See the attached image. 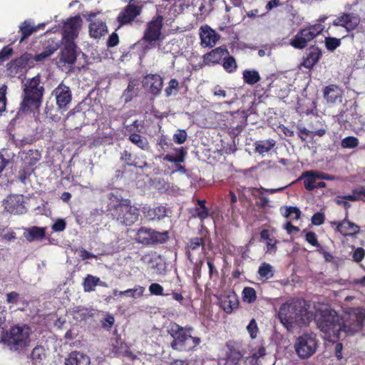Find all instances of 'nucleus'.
<instances>
[{
  "mask_svg": "<svg viewBox=\"0 0 365 365\" xmlns=\"http://www.w3.org/2000/svg\"><path fill=\"white\" fill-rule=\"evenodd\" d=\"M281 323L287 329L307 326L314 319L312 307L303 300L283 304L278 312Z\"/></svg>",
  "mask_w": 365,
  "mask_h": 365,
  "instance_id": "1",
  "label": "nucleus"
},
{
  "mask_svg": "<svg viewBox=\"0 0 365 365\" xmlns=\"http://www.w3.org/2000/svg\"><path fill=\"white\" fill-rule=\"evenodd\" d=\"M312 309L317 327L329 340L339 339L344 334L341 316L336 311L319 303L314 304Z\"/></svg>",
  "mask_w": 365,
  "mask_h": 365,
  "instance_id": "2",
  "label": "nucleus"
},
{
  "mask_svg": "<svg viewBox=\"0 0 365 365\" xmlns=\"http://www.w3.org/2000/svg\"><path fill=\"white\" fill-rule=\"evenodd\" d=\"M31 334L27 326H14L9 331L1 333V341L9 350L20 353L30 346Z\"/></svg>",
  "mask_w": 365,
  "mask_h": 365,
  "instance_id": "3",
  "label": "nucleus"
},
{
  "mask_svg": "<svg viewBox=\"0 0 365 365\" xmlns=\"http://www.w3.org/2000/svg\"><path fill=\"white\" fill-rule=\"evenodd\" d=\"M192 327H182L175 323L170 324L168 331L173 338L171 347L173 349L185 351H190L197 346L201 339L191 335Z\"/></svg>",
  "mask_w": 365,
  "mask_h": 365,
  "instance_id": "4",
  "label": "nucleus"
},
{
  "mask_svg": "<svg viewBox=\"0 0 365 365\" xmlns=\"http://www.w3.org/2000/svg\"><path fill=\"white\" fill-rule=\"evenodd\" d=\"M111 202L109 209L111 215L120 223L125 225H131L135 223L139 216L138 210L130 205L128 200H119L113 193L109 195Z\"/></svg>",
  "mask_w": 365,
  "mask_h": 365,
  "instance_id": "5",
  "label": "nucleus"
},
{
  "mask_svg": "<svg viewBox=\"0 0 365 365\" xmlns=\"http://www.w3.org/2000/svg\"><path fill=\"white\" fill-rule=\"evenodd\" d=\"M40 76L28 80L24 84V98L21 105L23 111L38 109L41 103L43 87L40 85Z\"/></svg>",
  "mask_w": 365,
  "mask_h": 365,
  "instance_id": "6",
  "label": "nucleus"
},
{
  "mask_svg": "<svg viewBox=\"0 0 365 365\" xmlns=\"http://www.w3.org/2000/svg\"><path fill=\"white\" fill-rule=\"evenodd\" d=\"M344 335L354 334L360 331L364 324L365 309L349 307L344 310L341 317Z\"/></svg>",
  "mask_w": 365,
  "mask_h": 365,
  "instance_id": "7",
  "label": "nucleus"
},
{
  "mask_svg": "<svg viewBox=\"0 0 365 365\" xmlns=\"http://www.w3.org/2000/svg\"><path fill=\"white\" fill-rule=\"evenodd\" d=\"M318 343L316 335L304 334L297 337L294 343V350L301 359H307L312 356L317 351Z\"/></svg>",
  "mask_w": 365,
  "mask_h": 365,
  "instance_id": "8",
  "label": "nucleus"
},
{
  "mask_svg": "<svg viewBox=\"0 0 365 365\" xmlns=\"http://www.w3.org/2000/svg\"><path fill=\"white\" fill-rule=\"evenodd\" d=\"M324 30V26L317 24L301 29L291 40L290 45L297 49L305 48L309 42L319 35Z\"/></svg>",
  "mask_w": 365,
  "mask_h": 365,
  "instance_id": "9",
  "label": "nucleus"
},
{
  "mask_svg": "<svg viewBox=\"0 0 365 365\" xmlns=\"http://www.w3.org/2000/svg\"><path fill=\"white\" fill-rule=\"evenodd\" d=\"M212 242L210 239L194 237L190 240L187 246V255L190 261L194 258L202 261L205 256L212 250Z\"/></svg>",
  "mask_w": 365,
  "mask_h": 365,
  "instance_id": "10",
  "label": "nucleus"
},
{
  "mask_svg": "<svg viewBox=\"0 0 365 365\" xmlns=\"http://www.w3.org/2000/svg\"><path fill=\"white\" fill-rule=\"evenodd\" d=\"M166 237V232L160 233L145 227L139 229L136 235V240L144 245L163 242L165 240Z\"/></svg>",
  "mask_w": 365,
  "mask_h": 365,
  "instance_id": "11",
  "label": "nucleus"
},
{
  "mask_svg": "<svg viewBox=\"0 0 365 365\" xmlns=\"http://www.w3.org/2000/svg\"><path fill=\"white\" fill-rule=\"evenodd\" d=\"M163 18L158 15L148 23L144 34V39L151 46L157 42L161 36Z\"/></svg>",
  "mask_w": 365,
  "mask_h": 365,
  "instance_id": "12",
  "label": "nucleus"
},
{
  "mask_svg": "<svg viewBox=\"0 0 365 365\" xmlns=\"http://www.w3.org/2000/svg\"><path fill=\"white\" fill-rule=\"evenodd\" d=\"M82 19L79 16L69 18L63 24V40L64 41H73L78 36L81 26Z\"/></svg>",
  "mask_w": 365,
  "mask_h": 365,
  "instance_id": "13",
  "label": "nucleus"
},
{
  "mask_svg": "<svg viewBox=\"0 0 365 365\" xmlns=\"http://www.w3.org/2000/svg\"><path fill=\"white\" fill-rule=\"evenodd\" d=\"M268 357L266 349L262 344L251 347L250 355L245 358V365H264Z\"/></svg>",
  "mask_w": 365,
  "mask_h": 365,
  "instance_id": "14",
  "label": "nucleus"
},
{
  "mask_svg": "<svg viewBox=\"0 0 365 365\" xmlns=\"http://www.w3.org/2000/svg\"><path fill=\"white\" fill-rule=\"evenodd\" d=\"M360 22L359 16L354 13H344L333 21V25L342 26L346 31L354 30Z\"/></svg>",
  "mask_w": 365,
  "mask_h": 365,
  "instance_id": "15",
  "label": "nucleus"
},
{
  "mask_svg": "<svg viewBox=\"0 0 365 365\" xmlns=\"http://www.w3.org/2000/svg\"><path fill=\"white\" fill-rule=\"evenodd\" d=\"M4 205L5 210L12 214L19 215L26 212L23 195H13L9 196L4 201Z\"/></svg>",
  "mask_w": 365,
  "mask_h": 365,
  "instance_id": "16",
  "label": "nucleus"
},
{
  "mask_svg": "<svg viewBox=\"0 0 365 365\" xmlns=\"http://www.w3.org/2000/svg\"><path fill=\"white\" fill-rule=\"evenodd\" d=\"M56 98V104L60 109H64L71 101V92L69 87L61 83L52 93Z\"/></svg>",
  "mask_w": 365,
  "mask_h": 365,
  "instance_id": "17",
  "label": "nucleus"
},
{
  "mask_svg": "<svg viewBox=\"0 0 365 365\" xmlns=\"http://www.w3.org/2000/svg\"><path fill=\"white\" fill-rule=\"evenodd\" d=\"M219 302L220 307L227 314L232 313L238 308V297L234 292H225L224 294L220 297Z\"/></svg>",
  "mask_w": 365,
  "mask_h": 365,
  "instance_id": "18",
  "label": "nucleus"
},
{
  "mask_svg": "<svg viewBox=\"0 0 365 365\" xmlns=\"http://www.w3.org/2000/svg\"><path fill=\"white\" fill-rule=\"evenodd\" d=\"M143 85L150 93L158 95L163 88V78L157 74H149L144 78Z\"/></svg>",
  "mask_w": 365,
  "mask_h": 365,
  "instance_id": "19",
  "label": "nucleus"
},
{
  "mask_svg": "<svg viewBox=\"0 0 365 365\" xmlns=\"http://www.w3.org/2000/svg\"><path fill=\"white\" fill-rule=\"evenodd\" d=\"M200 36L204 47H213L220 38V36L207 25L200 27Z\"/></svg>",
  "mask_w": 365,
  "mask_h": 365,
  "instance_id": "20",
  "label": "nucleus"
},
{
  "mask_svg": "<svg viewBox=\"0 0 365 365\" xmlns=\"http://www.w3.org/2000/svg\"><path fill=\"white\" fill-rule=\"evenodd\" d=\"M140 13V8L139 6L134 4L128 5L118 16L117 19L119 23V27L133 21Z\"/></svg>",
  "mask_w": 365,
  "mask_h": 365,
  "instance_id": "21",
  "label": "nucleus"
},
{
  "mask_svg": "<svg viewBox=\"0 0 365 365\" xmlns=\"http://www.w3.org/2000/svg\"><path fill=\"white\" fill-rule=\"evenodd\" d=\"M64 48L61 51L59 56V63H74L76 54V45L73 41H64Z\"/></svg>",
  "mask_w": 365,
  "mask_h": 365,
  "instance_id": "22",
  "label": "nucleus"
},
{
  "mask_svg": "<svg viewBox=\"0 0 365 365\" xmlns=\"http://www.w3.org/2000/svg\"><path fill=\"white\" fill-rule=\"evenodd\" d=\"M331 224L332 226L336 225V230L344 236L354 235L359 232V227L347 220L339 222H333Z\"/></svg>",
  "mask_w": 365,
  "mask_h": 365,
  "instance_id": "23",
  "label": "nucleus"
},
{
  "mask_svg": "<svg viewBox=\"0 0 365 365\" xmlns=\"http://www.w3.org/2000/svg\"><path fill=\"white\" fill-rule=\"evenodd\" d=\"M65 365H91V363L87 354L80 351H73L66 359Z\"/></svg>",
  "mask_w": 365,
  "mask_h": 365,
  "instance_id": "24",
  "label": "nucleus"
},
{
  "mask_svg": "<svg viewBox=\"0 0 365 365\" xmlns=\"http://www.w3.org/2000/svg\"><path fill=\"white\" fill-rule=\"evenodd\" d=\"M143 212L149 220H160L166 215L165 208L163 206H157L150 207L145 206L143 208Z\"/></svg>",
  "mask_w": 365,
  "mask_h": 365,
  "instance_id": "25",
  "label": "nucleus"
},
{
  "mask_svg": "<svg viewBox=\"0 0 365 365\" xmlns=\"http://www.w3.org/2000/svg\"><path fill=\"white\" fill-rule=\"evenodd\" d=\"M342 96V91L340 88L335 85H330L324 88V97L329 103H334Z\"/></svg>",
  "mask_w": 365,
  "mask_h": 365,
  "instance_id": "26",
  "label": "nucleus"
},
{
  "mask_svg": "<svg viewBox=\"0 0 365 365\" xmlns=\"http://www.w3.org/2000/svg\"><path fill=\"white\" fill-rule=\"evenodd\" d=\"M107 31V26L102 21H95L90 24L89 34L93 38H101Z\"/></svg>",
  "mask_w": 365,
  "mask_h": 365,
  "instance_id": "27",
  "label": "nucleus"
},
{
  "mask_svg": "<svg viewBox=\"0 0 365 365\" xmlns=\"http://www.w3.org/2000/svg\"><path fill=\"white\" fill-rule=\"evenodd\" d=\"M228 53L226 48L218 47L205 56L207 63H217L221 58Z\"/></svg>",
  "mask_w": 365,
  "mask_h": 365,
  "instance_id": "28",
  "label": "nucleus"
},
{
  "mask_svg": "<svg viewBox=\"0 0 365 365\" xmlns=\"http://www.w3.org/2000/svg\"><path fill=\"white\" fill-rule=\"evenodd\" d=\"M83 289L85 292L94 291L97 285L106 287L107 284L104 282H101L99 277L88 274L84 279Z\"/></svg>",
  "mask_w": 365,
  "mask_h": 365,
  "instance_id": "29",
  "label": "nucleus"
},
{
  "mask_svg": "<svg viewBox=\"0 0 365 365\" xmlns=\"http://www.w3.org/2000/svg\"><path fill=\"white\" fill-rule=\"evenodd\" d=\"M24 237L30 242L41 240L45 237V228L33 227L26 229Z\"/></svg>",
  "mask_w": 365,
  "mask_h": 365,
  "instance_id": "30",
  "label": "nucleus"
},
{
  "mask_svg": "<svg viewBox=\"0 0 365 365\" xmlns=\"http://www.w3.org/2000/svg\"><path fill=\"white\" fill-rule=\"evenodd\" d=\"M321 51L317 48L311 49L304 60L303 66L307 68H312L320 59Z\"/></svg>",
  "mask_w": 365,
  "mask_h": 365,
  "instance_id": "31",
  "label": "nucleus"
},
{
  "mask_svg": "<svg viewBox=\"0 0 365 365\" xmlns=\"http://www.w3.org/2000/svg\"><path fill=\"white\" fill-rule=\"evenodd\" d=\"M244 82L248 85L252 86L258 83L260 79V75L256 70L246 69L242 73Z\"/></svg>",
  "mask_w": 365,
  "mask_h": 365,
  "instance_id": "32",
  "label": "nucleus"
},
{
  "mask_svg": "<svg viewBox=\"0 0 365 365\" xmlns=\"http://www.w3.org/2000/svg\"><path fill=\"white\" fill-rule=\"evenodd\" d=\"M19 29L22 34L21 42L31 35L32 33L38 31V27L34 26L29 20L24 21L19 26Z\"/></svg>",
  "mask_w": 365,
  "mask_h": 365,
  "instance_id": "33",
  "label": "nucleus"
},
{
  "mask_svg": "<svg viewBox=\"0 0 365 365\" xmlns=\"http://www.w3.org/2000/svg\"><path fill=\"white\" fill-rule=\"evenodd\" d=\"M274 145L275 142L273 140H259L255 143V151L260 155L268 153Z\"/></svg>",
  "mask_w": 365,
  "mask_h": 365,
  "instance_id": "34",
  "label": "nucleus"
},
{
  "mask_svg": "<svg viewBox=\"0 0 365 365\" xmlns=\"http://www.w3.org/2000/svg\"><path fill=\"white\" fill-rule=\"evenodd\" d=\"M145 288L140 285H135L132 289H128L119 292V295L125 296L126 297L132 298L134 299H138L143 295Z\"/></svg>",
  "mask_w": 365,
  "mask_h": 365,
  "instance_id": "35",
  "label": "nucleus"
},
{
  "mask_svg": "<svg viewBox=\"0 0 365 365\" xmlns=\"http://www.w3.org/2000/svg\"><path fill=\"white\" fill-rule=\"evenodd\" d=\"M316 175V171H308L303 173L301 176V178H305L304 187L307 190H313L315 189L316 181L318 180Z\"/></svg>",
  "mask_w": 365,
  "mask_h": 365,
  "instance_id": "36",
  "label": "nucleus"
},
{
  "mask_svg": "<svg viewBox=\"0 0 365 365\" xmlns=\"http://www.w3.org/2000/svg\"><path fill=\"white\" fill-rule=\"evenodd\" d=\"M258 274L260 279H269L274 276V268L271 264L263 262L258 269Z\"/></svg>",
  "mask_w": 365,
  "mask_h": 365,
  "instance_id": "37",
  "label": "nucleus"
},
{
  "mask_svg": "<svg viewBox=\"0 0 365 365\" xmlns=\"http://www.w3.org/2000/svg\"><path fill=\"white\" fill-rule=\"evenodd\" d=\"M242 354L240 351L231 350L227 353L224 365H240Z\"/></svg>",
  "mask_w": 365,
  "mask_h": 365,
  "instance_id": "38",
  "label": "nucleus"
},
{
  "mask_svg": "<svg viewBox=\"0 0 365 365\" xmlns=\"http://www.w3.org/2000/svg\"><path fill=\"white\" fill-rule=\"evenodd\" d=\"M281 212L284 217L298 220L301 216V211L297 207H284L281 208Z\"/></svg>",
  "mask_w": 365,
  "mask_h": 365,
  "instance_id": "39",
  "label": "nucleus"
},
{
  "mask_svg": "<svg viewBox=\"0 0 365 365\" xmlns=\"http://www.w3.org/2000/svg\"><path fill=\"white\" fill-rule=\"evenodd\" d=\"M31 359L36 365L42 364L46 359L45 349L42 346L35 347L31 353Z\"/></svg>",
  "mask_w": 365,
  "mask_h": 365,
  "instance_id": "40",
  "label": "nucleus"
},
{
  "mask_svg": "<svg viewBox=\"0 0 365 365\" xmlns=\"http://www.w3.org/2000/svg\"><path fill=\"white\" fill-rule=\"evenodd\" d=\"M129 140L138 148L143 150H147L148 148V143L145 138L140 136L137 133H132L129 136Z\"/></svg>",
  "mask_w": 365,
  "mask_h": 365,
  "instance_id": "41",
  "label": "nucleus"
},
{
  "mask_svg": "<svg viewBox=\"0 0 365 365\" xmlns=\"http://www.w3.org/2000/svg\"><path fill=\"white\" fill-rule=\"evenodd\" d=\"M242 299L249 304L253 303L257 299L256 292L254 288L246 287L242 290Z\"/></svg>",
  "mask_w": 365,
  "mask_h": 365,
  "instance_id": "42",
  "label": "nucleus"
},
{
  "mask_svg": "<svg viewBox=\"0 0 365 365\" xmlns=\"http://www.w3.org/2000/svg\"><path fill=\"white\" fill-rule=\"evenodd\" d=\"M36 62L35 56L31 53H24L19 60V63L21 66L28 68L34 67Z\"/></svg>",
  "mask_w": 365,
  "mask_h": 365,
  "instance_id": "43",
  "label": "nucleus"
},
{
  "mask_svg": "<svg viewBox=\"0 0 365 365\" xmlns=\"http://www.w3.org/2000/svg\"><path fill=\"white\" fill-rule=\"evenodd\" d=\"M137 84L134 82H130L128 84L127 89L124 91L123 98L125 102H129L131 101L133 97L137 94L138 88H135Z\"/></svg>",
  "mask_w": 365,
  "mask_h": 365,
  "instance_id": "44",
  "label": "nucleus"
},
{
  "mask_svg": "<svg viewBox=\"0 0 365 365\" xmlns=\"http://www.w3.org/2000/svg\"><path fill=\"white\" fill-rule=\"evenodd\" d=\"M40 160V155L36 150H29L25 154L24 160L26 165H33Z\"/></svg>",
  "mask_w": 365,
  "mask_h": 365,
  "instance_id": "45",
  "label": "nucleus"
},
{
  "mask_svg": "<svg viewBox=\"0 0 365 365\" xmlns=\"http://www.w3.org/2000/svg\"><path fill=\"white\" fill-rule=\"evenodd\" d=\"M359 145V140L356 138L349 136L344 138L341 142V145L344 148H354Z\"/></svg>",
  "mask_w": 365,
  "mask_h": 365,
  "instance_id": "46",
  "label": "nucleus"
},
{
  "mask_svg": "<svg viewBox=\"0 0 365 365\" xmlns=\"http://www.w3.org/2000/svg\"><path fill=\"white\" fill-rule=\"evenodd\" d=\"M57 49L56 46L47 47L43 52L35 56L36 62L43 61L45 58L52 55Z\"/></svg>",
  "mask_w": 365,
  "mask_h": 365,
  "instance_id": "47",
  "label": "nucleus"
},
{
  "mask_svg": "<svg viewBox=\"0 0 365 365\" xmlns=\"http://www.w3.org/2000/svg\"><path fill=\"white\" fill-rule=\"evenodd\" d=\"M325 46L329 51H333L341 44L339 38L334 37H327L324 40Z\"/></svg>",
  "mask_w": 365,
  "mask_h": 365,
  "instance_id": "48",
  "label": "nucleus"
},
{
  "mask_svg": "<svg viewBox=\"0 0 365 365\" xmlns=\"http://www.w3.org/2000/svg\"><path fill=\"white\" fill-rule=\"evenodd\" d=\"M262 190H264V187H260L259 188L243 187L242 189V193L245 197H247L250 195L256 197H259V195H262Z\"/></svg>",
  "mask_w": 365,
  "mask_h": 365,
  "instance_id": "49",
  "label": "nucleus"
},
{
  "mask_svg": "<svg viewBox=\"0 0 365 365\" xmlns=\"http://www.w3.org/2000/svg\"><path fill=\"white\" fill-rule=\"evenodd\" d=\"M247 331L252 339H255L259 333V328L257 323L255 319L250 320V323L247 326Z\"/></svg>",
  "mask_w": 365,
  "mask_h": 365,
  "instance_id": "50",
  "label": "nucleus"
},
{
  "mask_svg": "<svg viewBox=\"0 0 365 365\" xmlns=\"http://www.w3.org/2000/svg\"><path fill=\"white\" fill-rule=\"evenodd\" d=\"M223 68L226 71L229 73L235 71L237 68L235 59L232 56H230L227 58H225Z\"/></svg>",
  "mask_w": 365,
  "mask_h": 365,
  "instance_id": "51",
  "label": "nucleus"
},
{
  "mask_svg": "<svg viewBox=\"0 0 365 365\" xmlns=\"http://www.w3.org/2000/svg\"><path fill=\"white\" fill-rule=\"evenodd\" d=\"M178 81L176 79H171L169 82V86L165 88V93L167 96H170L178 91Z\"/></svg>",
  "mask_w": 365,
  "mask_h": 365,
  "instance_id": "52",
  "label": "nucleus"
},
{
  "mask_svg": "<svg viewBox=\"0 0 365 365\" xmlns=\"http://www.w3.org/2000/svg\"><path fill=\"white\" fill-rule=\"evenodd\" d=\"M187 139V133L184 130H179L174 134L173 140L178 144H182Z\"/></svg>",
  "mask_w": 365,
  "mask_h": 365,
  "instance_id": "53",
  "label": "nucleus"
},
{
  "mask_svg": "<svg viewBox=\"0 0 365 365\" xmlns=\"http://www.w3.org/2000/svg\"><path fill=\"white\" fill-rule=\"evenodd\" d=\"M305 237H306L307 242L308 243H309L310 245L318 247V249L319 248V247H322L318 243L317 237V235H316V234L314 232H307Z\"/></svg>",
  "mask_w": 365,
  "mask_h": 365,
  "instance_id": "54",
  "label": "nucleus"
},
{
  "mask_svg": "<svg viewBox=\"0 0 365 365\" xmlns=\"http://www.w3.org/2000/svg\"><path fill=\"white\" fill-rule=\"evenodd\" d=\"M6 86H2L0 88V112L4 111L6 108Z\"/></svg>",
  "mask_w": 365,
  "mask_h": 365,
  "instance_id": "55",
  "label": "nucleus"
},
{
  "mask_svg": "<svg viewBox=\"0 0 365 365\" xmlns=\"http://www.w3.org/2000/svg\"><path fill=\"white\" fill-rule=\"evenodd\" d=\"M149 291L151 293V294H154V295H163V287L158 283H152L149 286Z\"/></svg>",
  "mask_w": 365,
  "mask_h": 365,
  "instance_id": "56",
  "label": "nucleus"
},
{
  "mask_svg": "<svg viewBox=\"0 0 365 365\" xmlns=\"http://www.w3.org/2000/svg\"><path fill=\"white\" fill-rule=\"evenodd\" d=\"M184 156H185L184 152H183L182 149H180V153L178 156L174 157L170 155H167L165 157V160L172 162V163H180L184 160Z\"/></svg>",
  "mask_w": 365,
  "mask_h": 365,
  "instance_id": "57",
  "label": "nucleus"
},
{
  "mask_svg": "<svg viewBox=\"0 0 365 365\" xmlns=\"http://www.w3.org/2000/svg\"><path fill=\"white\" fill-rule=\"evenodd\" d=\"M325 220L324 215L322 212L315 213L312 217V223L314 225H321Z\"/></svg>",
  "mask_w": 365,
  "mask_h": 365,
  "instance_id": "58",
  "label": "nucleus"
},
{
  "mask_svg": "<svg viewBox=\"0 0 365 365\" xmlns=\"http://www.w3.org/2000/svg\"><path fill=\"white\" fill-rule=\"evenodd\" d=\"M193 216L203 220L208 217V210L206 207H197L195 209V213Z\"/></svg>",
  "mask_w": 365,
  "mask_h": 365,
  "instance_id": "59",
  "label": "nucleus"
},
{
  "mask_svg": "<svg viewBox=\"0 0 365 365\" xmlns=\"http://www.w3.org/2000/svg\"><path fill=\"white\" fill-rule=\"evenodd\" d=\"M115 322V319L114 317L110 315V314H108L101 322V324L103 326V327L104 328H106V329H109L110 328L113 324Z\"/></svg>",
  "mask_w": 365,
  "mask_h": 365,
  "instance_id": "60",
  "label": "nucleus"
},
{
  "mask_svg": "<svg viewBox=\"0 0 365 365\" xmlns=\"http://www.w3.org/2000/svg\"><path fill=\"white\" fill-rule=\"evenodd\" d=\"M365 255V251L363 248L359 247L353 253V258L356 262H361Z\"/></svg>",
  "mask_w": 365,
  "mask_h": 365,
  "instance_id": "61",
  "label": "nucleus"
},
{
  "mask_svg": "<svg viewBox=\"0 0 365 365\" xmlns=\"http://www.w3.org/2000/svg\"><path fill=\"white\" fill-rule=\"evenodd\" d=\"M317 252L323 256L326 262H332L334 261L332 255L327 252L322 247H319V248L317 249Z\"/></svg>",
  "mask_w": 365,
  "mask_h": 365,
  "instance_id": "62",
  "label": "nucleus"
},
{
  "mask_svg": "<svg viewBox=\"0 0 365 365\" xmlns=\"http://www.w3.org/2000/svg\"><path fill=\"white\" fill-rule=\"evenodd\" d=\"M334 200L336 204H338L339 205H342L346 210H348L351 207V205L345 198V195L337 196Z\"/></svg>",
  "mask_w": 365,
  "mask_h": 365,
  "instance_id": "63",
  "label": "nucleus"
},
{
  "mask_svg": "<svg viewBox=\"0 0 365 365\" xmlns=\"http://www.w3.org/2000/svg\"><path fill=\"white\" fill-rule=\"evenodd\" d=\"M66 227V222L63 220H58L52 226V229L56 232H61Z\"/></svg>",
  "mask_w": 365,
  "mask_h": 365,
  "instance_id": "64",
  "label": "nucleus"
}]
</instances>
